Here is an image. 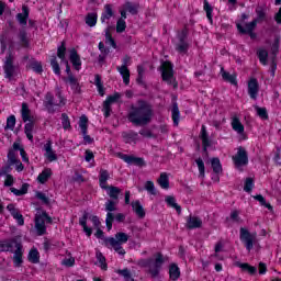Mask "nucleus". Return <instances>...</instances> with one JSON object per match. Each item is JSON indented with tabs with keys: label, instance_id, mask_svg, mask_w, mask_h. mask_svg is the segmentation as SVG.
I'll use <instances>...</instances> for the list:
<instances>
[{
	"label": "nucleus",
	"instance_id": "f257e3e1",
	"mask_svg": "<svg viewBox=\"0 0 281 281\" xmlns=\"http://www.w3.org/2000/svg\"><path fill=\"white\" fill-rule=\"evenodd\" d=\"M127 120L134 126H147L153 120V105L139 99L136 105H131Z\"/></svg>",
	"mask_w": 281,
	"mask_h": 281
},
{
	"label": "nucleus",
	"instance_id": "f03ea898",
	"mask_svg": "<svg viewBox=\"0 0 281 281\" xmlns=\"http://www.w3.org/2000/svg\"><path fill=\"white\" fill-rule=\"evenodd\" d=\"M13 254L14 267H21L23 265V244L21 243V236H14L12 238L0 240L1 254Z\"/></svg>",
	"mask_w": 281,
	"mask_h": 281
},
{
	"label": "nucleus",
	"instance_id": "7ed1b4c3",
	"mask_svg": "<svg viewBox=\"0 0 281 281\" xmlns=\"http://www.w3.org/2000/svg\"><path fill=\"white\" fill-rule=\"evenodd\" d=\"M160 74L162 82H166L169 87H173V89H179V82L175 77V64H172V61H162L160 65Z\"/></svg>",
	"mask_w": 281,
	"mask_h": 281
},
{
	"label": "nucleus",
	"instance_id": "20e7f679",
	"mask_svg": "<svg viewBox=\"0 0 281 281\" xmlns=\"http://www.w3.org/2000/svg\"><path fill=\"white\" fill-rule=\"evenodd\" d=\"M164 254L157 252L156 258L153 263V259H143L139 261L140 267H148V273L151 278H158L159 273H161V267H164Z\"/></svg>",
	"mask_w": 281,
	"mask_h": 281
},
{
	"label": "nucleus",
	"instance_id": "39448f33",
	"mask_svg": "<svg viewBox=\"0 0 281 281\" xmlns=\"http://www.w3.org/2000/svg\"><path fill=\"white\" fill-rule=\"evenodd\" d=\"M56 98L59 100L58 103H54V94L52 92H46L43 104L47 113L54 114L56 113V106L63 109L67 104V99L63 97V92L58 91Z\"/></svg>",
	"mask_w": 281,
	"mask_h": 281
},
{
	"label": "nucleus",
	"instance_id": "423d86ee",
	"mask_svg": "<svg viewBox=\"0 0 281 281\" xmlns=\"http://www.w3.org/2000/svg\"><path fill=\"white\" fill-rule=\"evenodd\" d=\"M190 34V29L188 25H184L181 31L177 33L178 43L175 44V49L178 54L186 56L190 50V43H188V36Z\"/></svg>",
	"mask_w": 281,
	"mask_h": 281
},
{
	"label": "nucleus",
	"instance_id": "0eeeda50",
	"mask_svg": "<svg viewBox=\"0 0 281 281\" xmlns=\"http://www.w3.org/2000/svg\"><path fill=\"white\" fill-rule=\"evenodd\" d=\"M89 220L91 221L95 229L100 228V225H102V222H100V217H98V215L89 216V213L87 212H85L83 215L79 218V225L82 227L86 236H88V238H91V235L93 234V228L88 227L87 221Z\"/></svg>",
	"mask_w": 281,
	"mask_h": 281
},
{
	"label": "nucleus",
	"instance_id": "6e6552de",
	"mask_svg": "<svg viewBox=\"0 0 281 281\" xmlns=\"http://www.w3.org/2000/svg\"><path fill=\"white\" fill-rule=\"evenodd\" d=\"M15 21L25 30L27 27H35L36 29V20L30 19V7L27 4L22 5V12L15 15Z\"/></svg>",
	"mask_w": 281,
	"mask_h": 281
},
{
	"label": "nucleus",
	"instance_id": "1a4fd4ad",
	"mask_svg": "<svg viewBox=\"0 0 281 281\" xmlns=\"http://www.w3.org/2000/svg\"><path fill=\"white\" fill-rule=\"evenodd\" d=\"M120 98H122V94L120 92H114L112 95L106 97V99L103 101L102 108L103 117H111V113H113V108L111 106L120 102Z\"/></svg>",
	"mask_w": 281,
	"mask_h": 281
},
{
	"label": "nucleus",
	"instance_id": "9d476101",
	"mask_svg": "<svg viewBox=\"0 0 281 281\" xmlns=\"http://www.w3.org/2000/svg\"><path fill=\"white\" fill-rule=\"evenodd\" d=\"M116 210L117 202H115V200H108L105 202V212H108L105 217V225L108 232H111V229H113V221H115V214H113V212H115Z\"/></svg>",
	"mask_w": 281,
	"mask_h": 281
},
{
	"label": "nucleus",
	"instance_id": "9b49d317",
	"mask_svg": "<svg viewBox=\"0 0 281 281\" xmlns=\"http://www.w3.org/2000/svg\"><path fill=\"white\" fill-rule=\"evenodd\" d=\"M114 237L104 238V247L106 249H111V245H126L128 243V234L126 233L119 232Z\"/></svg>",
	"mask_w": 281,
	"mask_h": 281
},
{
	"label": "nucleus",
	"instance_id": "f8f14e48",
	"mask_svg": "<svg viewBox=\"0 0 281 281\" xmlns=\"http://www.w3.org/2000/svg\"><path fill=\"white\" fill-rule=\"evenodd\" d=\"M239 239L245 245L247 251L254 249V240H256V235L251 234L249 229L241 227L239 229Z\"/></svg>",
	"mask_w": 281,
	"mask_h": 281
},
{
	"label": "nucleus",
	"instance_id": "ddd939ff",
	"mask_svg": "<svg viewBox=\"0 0 281 281\" xmlns=\"http://www.w3.org/2000/svg\"><path fill=\"white\" fill-rule=\"evenodd\" d=\"M233 161L235 167L243 168V166L249 165V155L247 154V149L244 147H239L237 154L233 156Z\"/></svg>",
	"mask_w": 281,
	"mask_h": 281
},
{
	"label": "nucleus",
	"instance_id": "4468645a",
	"mask_svg": "<svg viewBox=\"0 0 281 281\" xmlns=\"http://www.w3.org/2000/svg\"><path fill=\"white\" fill-rule=\"evenodd\" d=\"M119 156L121 159L125 161V164H128V166H137L138 168L146 167V160H144L143 157H137L127 154H119Z\"/></svg>",
	"mask_w": 281,
	"mask_h": 281
},
{
	"label": "nucleus",
	"instance_id": "2eb2a0df",
	"mask_svg": "<svg viewBox=\"0 0 281 281\" xmlns=\"http://www.w3.org/2000/svg\"><path fill=\"white\" fill-rule=\"evenodd\" d=\"M256 27L257 26L255 24H251L249 22L245 24V27L243 26V24L236 23V29L239 32V34L250 36L251 41H256V38H258V34L254 32Z\"/></svg>",
	"mask_w": 281,
	"mask_h": 281
},
{
	"label": "nucleus",
	"instance_id": "dca6fc26",
	"mask_svg": "<svg viewBox=\"0 0 281 281\" xmlns=\"http://www.w3.org/2000/svg\"><path fill=\"white\" fill-rule=\"evenodd\" d=\"M4 78L8 80H12L14 76V58L12 57V54H9L5 57V63H4Z\"/></svg>",
	"mask_w": 281,
	"mask_h": 281
},
{
	"label": "nucleus",
	"instance_id": "f3484780",
	"mask_svg": "<svg viewBox=\"0 0 281 281\" xmlns=\"http://www.w3.org/2000/svg\"><path fill=\"white\" fill-rule=\"evenodd\" d=\"M255 14H256V18L251 22H248V23L258 26V23H265L268 21L267 9H265V7L258 5L255 9Z\"/></svg>",
	"mask_w": 281,
	"mask_h": 281
},
{
	"label": "nucleus",
	"instance_id": "a211bd4d",
	"mask_svg": "<svg viewBox=\"0 0 281 281\" xmlns=\"http://www.w3.org/2000/svg\"><path fill=\"white\" fill-rule=\"evenodd\" d=\"M258 91H260V83H258V79L250 78L248 80V95L251 100H258Z\"/></svg>",
	"mask_w": 281,
	"mask_h": 281
},
{
	"label": "nucleus",
	"instance_id": "6ab92c4d",
	"mask_svg": "<svg viewBox=\"0 0 281 281\" xmlns=\"http://www.w3.org/2000/svg\"><path fill=\"white\" fill-rule=\"evenodd\" d=\"M200 139L202 142L203 153H207V149L212 146V139H210V134L207 133V127L205 125L201 126Z\"/></svg>",
	"mask_w": 281,
	"mask_h": 281
},
{
	"label": "nucleus",
	"instance_id": "aec40b11",
	"mask_svg": "<svg viewBox=\"0 0 281 281\" xmlns=\"http://www.w3.org/2000/svg\"><path fill=\"white\" fill-rule=\"evenodd\" d=\"M7 210L8 212H10L14 221H16L18 225H21V226L25 225V218L23 217V214H21L19 210H16L13 203L8 204Z\"/></svg>",
	"mask_w": 281,
	"mask_h": 281
},
{
	"label": "nucleus",
	"instance_id": "412c9836",
	"mask_svg": "<svg viewBox=\"0 0 281 281\" xmlns=\"http://www.w3.org/2000/svg\"><path fill=\"white\" fill-rule=\"evenodd\" d=\"M69 60L76 71H80V69H82V59H80V55L76 48L70 50Z\"/></svg>",
	"mask_w": 281,
	"mask_h": 281
},
{
	"label": "nucleus",
	"instance_id": "4be33fe9",
	"mask_svg": "<svg viewBox=\"0 0 281 281\" xmlns=\"http://www.w3.org/2000/svg\"><path fill=\"white\" fill-rule=\"evenodd\" d=\"M187 229H200V227H203V220L199 216H188L187 223H186Z\"/></svg>",
	"mask_w": 281,
	"mask_h": 281
},
{
	"label": "nucleus",
	"instance_id": "5701e85b",
	"mask_svg": "<svg viewBox=\"0 0 281 281\" xmlns=\"http://www.w3.org/2000/svg\"><path fill=\"white\" fill-rule=\"evenodd\" d=\"M19 46L23 49H30V37H27V30L21 29L18 33Z\"/></svg>",
	"mask_w": 281,
	"mask_h": 281
},
{
	"label": "nucleus",
	"instance_id": "b1692460",
	"mask_svg": "<svg viewBox=\"0 0 281 281\" xmlns=\"http://www.w3.org/2000/svg\"><path fill=\"white\" fill-rule=\"evenodd\" d=\"M64 82L70 85V89L72 93L76 95L82 93V88L80 87V82H78V78L76 77H70V78H64Z\"/></svg>",
	"mask_w": 281,
	"mask_h": 281
},
{
	"label": "nucleus",
	"instance_id": "393cba45",
	"mask_svg": "<svg viewBox=\"0 0 281 281\" xmlns=\"http://www.w3.org/2000/svg\"><path fill=\"white\" fill-rule=\"evenodd\" d=\"M35 229L37 236H45L47 234V226L45 225V220L41 215L35 216Z\"/></svg>",
	"mask_w": 281,
	"mask_h": 281
},
{
	"label": "nucleus",
	"instance_id": "a878e982",
	"mask_svg": "<svg viewBox=\"0 0 281 281\" xmlns=\"http://www.w3.org/2000/svg\"><path fill=\"white\" fill-rule=\"evenodd\" d=\"M133 212L138 216V218H145L146 217V211L144 210V206L142 205V202L139 200H135L131 203Z\"/></svg>",
	"mask_w": 281,
	"mask_h": 281
},
{
	"label": "nucleus",
	"instance_id": "bb28decb",
	"mask_svg": "<svg viewBox=\"0 0 281 281\" xmlns=\"http://www.w3.org/2000/svg\"><path fill=\"white\" fill-rule=\"evenodd\" d=\"M111 179V173H109V170L106 169H100L99 171V188L103 190V188H106L109 184L108 181Z\"/></svg>",
	"mask_w": 281,
	"mask_h": 281
},
{
	"label": "nucleus",
	"instance_id": "cd10ccee",
	"mask_svg": "<svg viewBox=\"0 0 281 281\" xmlns=\"http://www.w3.org/2000/svg\"><path fill=\"white\" fill-rule=\"evenodd\" d=\"M123 10L127 11L128 13H131L132 16H137V14H139V3L126 1L123 4Z\"/></svg>",
	"mask_w": 281,
	"mask_h": 281
},
{
	"label": "nucleus",
	"instance_id": "c85d7f7f",
	"mask_svg": "<svg viewBox=\"0 0 281 281\" xmlns=\"http://www.w3.org/2000/svg\"><path fill=\"white\" fill-rule=\"evenodd\" d=\"M44 150H45V157L48 159V161H57L58 156L56 155V151L52 148V140H48L44 145Z\"/></svg>",
	"mask_w": 281,
	"mask_h": 281
},
{
	"label": "nucleus",
	"instance_id": "c756f323",
	"mask_svg": "<svg viewBox=\"0 0 281 281\" xmlns=\"http://www.w3.org/2000/svg\"><path fill=\"white\" fill-rule=\"evenodd\" d=\"M181 278V269L177 263H171L169 266V280L177 281Z\"/></svg>",
	"mask_w": 281,
	"mask_h": 281
},
{
	"label": "nucleus",
	"instance_id": "7c9ffc66",
	"mask_svg": "<svg viewBox=\"0 0 281 281\" xmlns=\"http://www.w3.org/2000/svg\"><path fill=\"white\" fill-rule=\"evenodd\" d=\"M122 137L125 142V144H135L137 142V137H139V134L135 131H128V132H123Z\"/></svg>",
	"mask_w": 281,
	"mask_h": 281
},
{
	"label": "nucleus",
	"instance_id": "2f4dec72",
	"mask_svg": "<svg viewBox=\"0 0 281 281\" xmlns=\"http://www.w3.org/2000/svg\"><path fill=\"white\" fill-rule=\"evenodd\" d=\"M103 190H106L108 195L110 196V199H112V201H119L120 194L122 192L120 188L114 186H108L106 188H103Z\"/></svg>",
	"mask_w": 281,
	"mask_h": 281
},
{
	"label": "nucleus",
	"instance_id": "473e14b6",
	"mask_svg": "<svg viewBox=\"0 0 281 281\" xmlns=\"http://www.w3.org/2000/svg\"><path fill=\"white\" fill-rule=\"evenodd\" d=\"M116 69L119 74H121L124 85H131V70L128 69V67L117 66Z\"/></svg>",
	"mask_w": 281,
	"mask_h": 281
},
{
	"label": "nucleus",
	"instance_id": "72a5a7b5",
	"mask_svg": "<svg viewBox=\"0 0 281 281\" xmlns=\"http://www.w3.org/2000/svg\"><path fill=\"white\" fill-rule=\"evenodd\" d=\"M231 126L235 133H238V135H243V133H245V125H243L238 116H234L232 119Z\"/></svg>",
	"mask_w": 281,
	"mask_h": 281
},
{
	"label": "nucleus",
	"instance_id": "f704fd0d",
	"mask_svg": "<svg viewBox=\"0 0 281 281\" xmlns=\"http://www.w3.org/2000/svg\"><path fill=\"white\" fill-rule=\"evenodd\" d=\"M30 105L27 103L23 102L22 103V109H21V116L23 122H32L34 121V117L31 114Z\"/></svg>",
	"mask_w": 281,
	"mask_h": 281
},
{
	"label": "nucleus",
	"instance_id": "c9c22d12",
	"mask_svg": "<svg viewBox=\"0 0 281 281\" xmlns=\"http://www.w3.org/2000/svg\"><path fill=\"white\" fill-rule=\"evenodd\" d=\"M115 15V12H113V5L111 4H105L104 5V11L101 14V23H105L106 21H109L110 19H112V16Z\"/></svg>",
	"mask_w": 281,
	"mask_h": 281
},
{
	"label": "nucleus",
	"instance_id": "e433bc0d",
	"mask_svg": "<svg viewBox=\"0 0 281 281\" xmlns=\"http://www.w3.org/2000/svg\"><path fill=\"white\" fill-rule=\"evenodd\" d=\"M203 10L206 12V19L211 25H214V19L212 12H214V7L210 4V1L203 0Z\"/></svg>",
	"mask_w": 281,
	"mask_h": 281
},
{
	"label": "nucleus",
	"instance_id": "4c0bfd02",
	"mask_svg": "<svg viewBox=\"0 0 281 281\" xmlns=\"http://www.w3.org/2000/svg\"><path fill=\"white\" fill-rule=\"evenodd\" d=\"M257 57L259 59L260 65H263V67H267L269 63V52H267V49L265 48H258Z\"/></svg>",
	"mask_w": 281,
	"mask_h": 281
},
{
	"label": "nucleus",
	"instance_id": "58836bf2",
	"mask_svg": "<svg viewBox=\"0 0 281 281\" xmlns=\"http://www.w3.org/2000/svg\"><path fill=\"white\" fill-rule=\"evenodd\" d=\"M171 120L173 122V126H179V122L181 120V111H179V105L177 103L172 104Z\"/></svg>",
	"mask_w": 281,
	"mask_h": 281
},
{
	"label": "nucleus",
	"instance_id": "ea45409f",
	"mask_svg": "<svg viewBox=\"0 0 281 281\" xmlns=\"http://www.w3.org/2000/svg\"><path fill=\"white\" fill-rule=\"evenodd\" d=\"M222 78L225 82H229L235 87L238 86V80H236V75H232L228 71H225V68H221Z\"/></svg>",
	"mask_w": 281,
	"mask_h": 281
},
{
	"label": "nucleus",
	"instance_id": "a19ab883",
	"mask_svg": "<svg viewBox=\"0 0 281 281\" xmlns=\"http://www.w3.org/2000/svg\"><path fill=\"white\" fill-rule=\"evenodd\" d=\"M53 175L52 168H45L38 176L37 181L38 183H47Z\"/></svg>",
	"mask_w": 281,
	"mask_h": 281
},
{
	"label": "nucleus",
	"instance_id": "79ce46f5",
	"mask_svg": "<svg viewBox=\"0 0 281 281\" xmlns=\"http://www.w3.org/2000/svg\"><path fill=\"white\" fill-rule=\"evenodd\" d=\"M24 133L29 142H34V121H29V123L24 125Z\"/></svg>",
	"mask_w": 281,
	"mask_h": 281
},
{
	"label": "nucleus",
	"instance_id": "37998d69",
	"mask_svg": "<svg viewBox=\"0 0 281 281\" xmlns=\"http://www.w3.org/2000/svg\"><path fill=\"white\" fill-rule=\"evenodd\" d=\"M29 262H32V265H38L41 262V252H38V249L32 248L29 251Z\"/></svg>",
	"mask_w": 281,
	"mask_h": 281
},
{
	"label": "nucleus",
	"instance_id": "c03bdc74",
	"mask_svg": "<svg viewBox=\"0 0 281 281\" xmlns=\"http://www.w3.org/2000/svg\"><path fill=\"white\" fill-rule=\"evenodd\" d=\"M157 181L162 190H168V188H170V179L168 178V173L161 172Z\"/></svg>",
	"mask_w": 281,
	"mask_h": 281
},
{
	"label": "nucleus",
	"instance_id": "a18cd8bd",
	"mask_svg": "<svg viewBox=\"0 0 281 281\" xmlns=\"http://www.w3.org/2000/svg\"><path fill=\"white\" fill-rule=\"evenodd\" d=\"M238 267L241 269V271L249 273V276H256V273H258V268L249 265L248 262L238 263Z\"/></svg>",
	"mask_w": 281,
	"mask_h": 281
},
{
	"label": "nucleus",
	"instance_id": "49530a36",
	"mask_svg": "<svg viewBox=\"0 0 281 281\" xmlns=\"http://www.w3.org/2000/svg\"><path fill=\"white\" fill-rule=\"evenodd\" d=\"M211 168L215 175H221V172H223V165H221V159L218 157L211 159Z\"/></svg>",
	"mask_w": 281,
	"mask_h": 281
},
{
	"label": "nucleus",
	"instance_id": "de8ad7c7",
	"mask_svg": "<svg viewBox=\"0 0 281 281\" xmlns=\"http://www.w3.org/2000/svg\"><path fill=\"white\" fill-rule=\"evenodd\" d=\"M94 85L97 87V91L99 93V95H101V98H104V83H102V76L100 75H95L94 76Z\"/></svg>",
	"mask_w": 281,
	"mask_h": 281
},
{
	"label": "nucleus",
	"instance_id": "09e8293b",
	"mask_svg": "<svg viewBox=\"0 0 281 281\" xmlns=\"http://www.w3.org/2000/svg\"><path fill=\"white\" fill-rule=\"evenodd\" d=\"M165 201L169 207H173L178 214H181V205L177 204V199H175V196L168 195Z\"/></svg>",
	"mask_w": 281,
	"mask_h": 281
},
{
	"label": "nucleus",
	"instance_id": "8fccbe9b",
	"mask_svg": "<svg viewBox=\"0 0 281 281\" xmlns=\"http://www.w3.org/2000/svg\"><path fill=\"white\" fill-rule=\"evenodd\" d=\"M29 188H30L29 183H23L21 189H16V188L12 187L10 190H11L12 194H14L15 196H23L24 194H27Z\"/></svg>",
	"mask_w": 281,
	"mask_h": 281
},
{
	"label": "nucleus",
	"instance_id": "3c124183",
	"mask_svg": "<svg viewBox=\"0 0 281 281\" xmlns=\"http://www.w3.org/2000/svg\"><path fill=\"white\" fill-rule=\"evenodd\" d=\"M67 56V43L65 41L57 47V57L60 58L61 61H65Z\"/></svg>",
	"mask_w": 281,
	"mask_h": 281
},
{
	"label": "nucleus",
	"instance_id": "603ef678",
	"mask_svg": "<svg viewBox=\"0 0 281 281\" xmlns=\"http://www.w3.org/2000/svg\"><path fill=\"white\" fill-rule=\"evenodd\" d=\"M79 128L81 133H87V131H89V117H87L85 114H82L79 119Z\"/></svg>",
	"mask_w": 281,
	"mask_h": 281
},
{
	"label": "nucleus",
	"instance_id": "864d4df0",
	"mask_svg": "<svg viewBox=\"0 0 281 281\" xmlns=\"http://www.w3.org/2000/svg\"><path fill=\"white\" fill-rule=\"evenodd\" d=\"M195 164L198 166L199 177H201V179H205V162L203 161V158L199 157L195 159Z\"/></svg>",
	"mask_w": 281,
	"mask_h": 281
},
{
	"label": "nucleus",
	"instance_id": "5fc2aeb1",
	"mask_svg": "<svg viewBox=\"0 0 281 281\" xmlns=\"http://www.w3.org/2000/svg\"><path fill=\"white\" fill-rule=\"evenodd\" d=\"M86 23L89 27H95V25L98 24V14L88 13L86 16Z\"/></svg>",
	"mask_w": 281,
	"mask_h": 281
},
{
	"label": "nucleus",
	"instance_id": "6e6d98bb",
	"mask_svg": "<svg viewBox=\"0 0 281 281\" xmlns=\"http://www.w3.org/2000/svg\"><path fill=\"white\" fill-rule=\"evenodd\" d=\"M50 67L55 76H60V64H58V59L56 58V56H53L50 58Z\"/></svg>",
	"mask_w": 281,
	"mask_h": 281
},
{
	"label": "nucleus",
	"instance_id": "4d7b16f0",
	"mask_svg": "<svg viewBox=\"0 0 281 281\" xmlns=\"http://www.w3.org/2000/svg\"><path fill=\"white\" fill-rule=\"evenodd\" d=\"M145 71L146 70L144 69V66H142V65L137 66V78H136L137 85H140V86L146 85V82H144Z\"/></svg>",
	"mask_w": 281,
	"mask_h": 281
},
{
	"label": "nucleus",
	"instance_id": "13d9d810",
	"mask_svg": "<svg viewBox=\"0 0 281 281\" xmlns=\"http://www.w3.org/2000/svg\"><path fill=\"white\" fill-rule=\"evenodd\" d=\"M255 110L257 111V115L260 120H269V112H267V108L256 105Z\"/></svg>",
	"mask_w": 281,
	"mask_h": 281
},
{
	"label": "nucleus",
	"instance_id": "bf43d9fd",
	"mask_svg": "<svg viewBox=\"0 0 281 281\" xmlns=\"http://www.w3.org/2000/svg\"><path fill=\"white\" fill-rule=\"evenodd\" d=\"M61 126L64 131H69V128H71V120L67 113H61Z\"/></svg>",
	"mask_w": 281,
	"mask_h": 281
},
{
	"label": "nucleus",
	"instance_id": "052dcab7",
	"mask_svg": "<svg viewBox=\"0 0 281 281\" xmlns=\"http://www.w3.org/2000/svg\"><path fill=\"white\" fill-rule=\"evenodd\" d=\"M252 199H255V201H258L260 203V205H262L263 207H267V210H273V206H271V204L267 203V200L265 199V196L262 194L254 195Z\"/></svg>",
	"mask_w": 281,
	"mask_h": 281
},
{
	"label": "nucleus",
	"instance_id": "680f3d73",
	"mask_svg": "<svg viewBox=\"0 0 281 281\" xmlns=\"http://www.w3.org/2000/svg\"><path fill=\"white\" fill-rule=\"evenodd\" d=\"M256 183L254 182V178H246L244 182V192H251L254 190Z\"/></svg>",
	"mask_w": 281,
	"mask_h": 281
},
{
	"label": "nucleus",
	"instance_id": "e2e57ef3",
	"mask_svg": "<svg viewBox=\"0 0 281 281\" xmlns=\"http://www.w3.org/2000/svg\"><path fill=\"white\" fill-rule=\"evenodd\" d=\"M145 190L148 192V194H151L153 196L157 194V189H155V182L150 180L145 182Z\"/></svg>",
	"mask_w": 281,
	"mask_h": 281
},
{
	"label": "nucleus",
	"instance_id": "0e129e2a",
	"mask_svg": "<svg viewBox=\"0 0 281 281\" xmlns=\"http://www.w3.org/2000/svg\"><path fill=\"white\" fill-rule=\"evenodd\" d=\"M123 32H126V20L119 19L116 21V33L122 34Z\"/></svg>",
	"mask_w": 281,
	"mask_h": 281
},
{
	"label": "nucleus",
	"instance_id": "69168bd1",
	"mask_svg": "<svg viewBox=\"0 0 281 281\" xmlns=\"http://www.w3.org/2000/svg\"><path fill=\"white\" fill-rule=\"evenodd\" d=\"M31 69L35 72L41 76V74H43V64H41V61H32L31 63Z\"/></svg>",
	"mask_w": 281,
	"mask_h": 281
},
{
	"label": "nucleus",
	"instance_id": "338daca9",
	"mask_svg": "<svg viewBox=\"0 0 281 281\" xmlns=\"http://www.w3.org/2000/svg\"><path fill=\"white\" fill-rule=\"evenodd\" d=\"M35 196L38 199V201H42L44 205H49V198L45 193L37 191Z\"/></svg>",
	"mask_w": 281,
	"mask_h": 281
},
{
	"label": "nucleus",
	"instance_id": "774afa93",
	"mask_svg": "<svg viewBox=\"0 0 281 281\" xmlns=\"http://www.w3.org/2000/svg\"><path fill=\"white\" fill-rule=\"evenodd\" d=\"M14 126H16V116L12 114L7 119V128L14 131Z\"/></svg>",
	"mask_w": 281,
	"mask_h": 281
}]
</instances>
